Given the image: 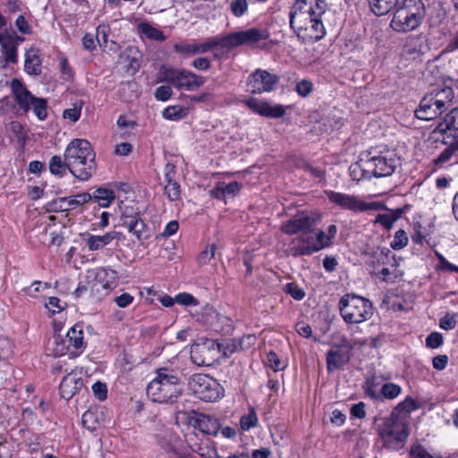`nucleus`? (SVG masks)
Returning <instances> with one entry per match:
<instances>
[{
	"label": "nucleus",
	"instance_id": "obj_23",
	"mask_svg": "<svg viewBox=\"0 0 458 458\" xmlns=\"http://www.w3.org/2000/svg\"><path fill=\"white\" fill-rule=\"evenodd\" d=\"M82 386V378L76 372L72 371L64 376L60 383L61 396L65 400H70Z\"/></svg>",
	"mask_w": 458,
	"mask_h": 458
},
{
	"label": "nucleus",
	"instance_id": "obj_51",
	"mask_svg": "<svg viewBox=\"0 0 458 458\" xmlns=\"http://www.w3.org/2000/svg\"><path fill=\"white\" fill-rule=\"evenodd\" d=\"M230 9L236 17L242 16L248 9L246 0H233L230 4Z\"/></svg>",
	"mask_w": 458,
	"mask_h": 458
},
{
	"label": "nucleus",
	"instance_id": "obj_33",
	"mask_svg": "<svg viewBox=\"0 0 458 458\" xmlns=\"http://www.w3.org/2000/svg\"><path fill=\"white\" fill-rule=\"evenodd\" d=\"M402 214L403 210L400 208L389 210L387 213L377 215L375 223L380 224L386 230H390L394 223L401 217Z\"/></svg>",
	"mask_w": 458,
	"mask_h": 458
},
{
	"label": "nucleus",
	"instance_id": "obj_42",
	"mask_svg": "<svg viewBox=\"0 0 458 458\" xmlns=\"http://www.w3.org/2000/svg\"><path fill=\"white\" fill-rule=\"evenodd\" d=\"M84 105V102L82 100H77L72 104V108L65 109L63 112V117L64 119H68L73 123L77 122L81 114V109Z\"/></svg>",
	"mask_w": 458,
	"mask_h": 458
},
{
	"label": "nucleus",
	"instance_id": "obj_3",
	"mask_svg": "<svg viewBox=\"0 0 458 458\" xmlns=\"http://www.w3.org/2000/svg\"><path fill=\"white\" fill-rule=\"evenodd\" d=\"M64 156L70 165V173L80 181H88L95 173L96 154L87 140H72L67 145Z\"/></svg>",
	"mask_w": 458,
	"mask_h": 458
},
{
	"label": "nucleus",
	"instance_id": "obj_32",
	"mask_svg": "<svg viewBox=\"0 0 458 458\" xmlns=\"http://www.w3.org/2000/svg\"><path fill=\"white\" fill-rule=\"evenodd\" d=\"M24 68L29 74L38 75L41 72V60L35 50L26 53Z\"/></svg>",
	"mask_w": 458,
	"mask_h": 458
},
{
	"label": "nucleus",
	"instance_id": "obj_24",
	"mask_svg": "<svg viewBox=\"0 0 458 458\" xmlns=\"http://www.w3.org/2000/svg\"><path fill=\"white\" fill-rule=\"evenodd\" d=\"M91 199L92 197L90 193L82 192L73 196L55 199L53 201V206L55 210L60 209L62 211H66L82 206Z\"/></svg>",
	"mask_w": 458,
	"mask_h": 458
},
{
	"label": "nucleus",
	"instance_id": "obj_9",
	"mask_svg": "<svg viewBox=\"0 0 458 458\" xmlns=\"http://www.w3.org/2000/svg\"><path fill=\"white\" fill-rule=\"evenodd\" d=\"M378 434L383 445L388 449H401L408 436V420L404 417L391 413L390 417L379 427Z\"/></svg>",
	"mask_w": 458,
	"mask_h": 458
},
{
	"label": "nucleus",
	"instance_id": "obj_16",
	"mask_svg": "<svg viewBox=\"0 0 458 458\" xmlns=\"http://www.w3.org/2000/svg\"><path fill=\"white\" fill-rule=\"evenodd\" d=\"M319 216L315 215L301 213L284 221L281 225V231L289 235L303 233L315 227Z\"/></svg>",
	"mask_w": 458,
	"mask_h": 458
},
{
	"label": "nucleus",
	"instance_id": "obj_10",
	"mask_svg": "<svg viewBox=\"0 0 458 458\" xmlns=\"http://www.w3.org/2000/svg\"><path fill=\"white\" fill-rule=\"evenodd\" d=\"M158 82H168L177 89L195 90L201 87L205 79L185 69L162 65L157 73Z\"/></svg>",
	"mask_w": 458,
	"mask_h": 458
},
{
	"label": "nucleus",
	"instance_id": "obj_43",
	"mask_svg": "<svg viewBox=\"0 0 458 458\" xmlns=\"http://www.w3.org/2000/svg\"><path fill=\"white\" fill-rule=\"evenodd\" d=\"M408 244V236L404 230L399 229L395 232L394 240L391 242L390 246L394 250H400Z\"/></svg>",
	"mask_w": 458,
	"mask_h": 458
},
{
	"label": "nucleus",
	"instance_id": "obj_60",
	"mask_svg": "<svg viewBox=\"0 0 458 458\" xmlns=\"http://www.w3.org/2000/svg\"><path fill=\"white\" fill-rule=\"evenodd\" d=\"M92 391L94 395L100 401H104L107 396V388L106 384L101 382H96L92 386Z\"/></svg>",
	"mask_w": 458,
	"mask_h": 458
},
{
	"label": "nucleus",
	"instance_id": "obj_63",
	"mask_svg": "<svg viewBox=\"0 0 458 458\" xmlns=\"http://www.w3.org/2000/svg\"><path fill=\"white\" fill-rule=\"evenodd\" d=\"M192 67L199 71H207L210 68V61L207 57H198L191 63Z\"/></svg>",
	"mask_w": 458,
	"mask_h": 458
},
{
	"label": "nucleus",
	"instance_id": "obj_37",
	"mask_svg": "<svg viewBox=\"0 0 458 458\" xmlns=\"http://www.w3.org/2000/svg\"><path fill=\"white\" fill-rule=\"evenodd\" d=\"M186 110L181 106H170L162 112L163 117L170 121H178L186 116Z\"/></svg>",
	"mask_w": 458,
	"mask_h": 458
},
{
	"label": "nucleus",
	"instance_id": "obj_54",
	"mask_svg": "<svg viewBox=\"0 0 458 458\" xmlns=\"http://www.w3.org/2000/svg\"><path fill=\"white\" fill-rule=\"evenodd\" d=\"M172 94H173L172 89L168 85L159 86L158 88L156 89L155 93H154L155 98L160 101L168 100L171 98Z\"/></svg>",
	"mask_w": 458,
	"mask_h": 458
},
{
	"label": "nucleus",
	"instance_id": "obj_39",
	"mask_svg": "<svg viewBox=\"0 0 458 458\" xmlns=\"http://www.w3.org/2000/svg\"><path fill=\"white\" fill-rule=\"evenodd\" d=\"M34 114L39 120H45L47 116V103L44 98H35L30 103Z\"/></svg>",
	"mask_w": 458,
	"mask_h": 458
},
{
	"label": "nucleus",
	"instance_id": "obj_12",
	"mask_svg": "<svg viewBox=\"0 0 458 458\" xmlns=\"http://www.w3.org/2000/svg\"><path fill=\"white\" fill-rule=\"evenodd\" d=\"M53 344V353L56 356L64 355L71 348L81 352L86 344L84 342V332L81 324H75L66 333L65 336L55 335Z\"/></svg>",
	"mask_w": 458,
	"mask_h": 458
},
{
	"label": "nucleus",
	"instance_id": "obj_35",
	"mask_svg": "<svg viewBox=\"0 0 458 458\" xmlns=\"http://www.w3.org/2000/svg\"><path fill=\"white\" fill-rule=\"evenodd\" d=\"M139 32L144 35L148 39L156 40V41H165L166 37L163 34L161 30L151 26L149 23L142 22L138 26Z\"/></svg>",
	"mask_w": 458,
	"mask_h": 458
},
{
	"label": "nucleus",
	"instance_id": "obj_25",
	"mask_svg": "<svg viewBox=\"0 0 458 458\" xmlns=\"http://www.w3.org/2000/svg\"><path fill=\"white\" fill-rule=\"evenodd\" d=\"M120 234L121 233L118 232H108L104 235H93L91 233H86L83 234V240L89 250L95 251L102 250Z\"/></svg>",
	"mask_w": 458,
	"mask_h": 458
},
{
	"label": "nucleus",
	"instance_id": "obj_45",
	"mask_svg": "<svg viewBox=\"0 0 458 458\" xmlns=\"http://www.w3.org/2000/svg\"><path fill=\"white\" fill-rule=\"evenodd\" d=\"M257 423L258 417L253 409H250L248 414L242 416L240 420L241 428L245 431L255 427Z\"/></svg>",
	"mask_w": 458,
	"mask_h": 458
},
{
	"label": "nucleus",
	"instance_id": "obj_44",
	"mask_svg": "<svg viewBox=\"0 0 458 458\" xmlns=\"http://www.w3.org/2000/svg\"><path fill=\"white\" fill-rule=\"evenodd\" d=\"M410 455L411 458H443L440 454L432 455L420 444H414L411 446Z\"/></svg>",
	"mask_w": 458,
	"mask_h": 458
},
{
	"label": "nucleus",
	"instance_id": "obj_19",
	"mask_svg": "<svg viewBox=\"0 0 458 458\" xmlns=\"http://www.w3.org/2000/svg\"><path fill=\"white\" fill-rule=\"evenodd\" d=\"M429 49L424 37L414 36L407 38L402 50V56L406 60L414 61Z\"/></svg>",
	"mask_w": 458,
	"mask_h": 458
},
{
	"label": "nucleus",
	"instance_id": "obj_28",
	"mask_svg": "<svg viewBox=\"0 0 458 458\" xmlns=\"http://www.w3.org/2000/svg\"><path fill=\"white\" fill-rule=\"evenodd\" d=\"M122 225L126 227L128 232L135 236L139 242L146 240L148 237L147 233L148 225L141 216L122 221Z\"/></svg>",
	"mask_w": 458,
	"mask_h": 458
},
{
	"label": "nucleus",
	"instance_id": "obj_1",
	"mask_svg": "<svg viewBox=\"0 0 458 458\" xmlns=\"http://www.w3.org/2000/svg\"><path fill=\"white\" fill-rule=\"evenodd\" d=\"M324 0H296L290 13V27L305 43L316 42L326 35L323 23Z\"/></svg>",
	"mask_w": 458,
	"mask_h": 458
},
{
	"label": "nucleus",
	"instance_id": "obj_36",
	"mask_svg": "<svg viewBox=\"0 0 458 458\" xmlns=\"http://www.w3.org/2000/svg\"><path fill=\"white\" fill-rule=\"evenodd\" d=\"M416 408L417 405L415 401L411 397H407L394 409L392 413L400 417H404L406 420H408V414Z\"/></svg>",
	"mask_w": 458,
	"mask_h": 458
},
{
	"label": "nucleus",
	"instance_id": "obj_15",
	"mask_svg": "<svg viewBox=\"0 0 458 458\" xmlns=\"http://www.w3.org/2000/svg\"><path fill=\"white\" fill-rule=\"evenodd\" d=\"M117 279V272L113 269L98 270L94 280L89 284L90 295L97 300L103 299L116 286Z\"/></svg>",
	"mask_w": 458,
	"mask_h": 458
},
{
	"label": "nucleus",
	"instance_id": "obj_18",
	"mask_svg": "<svg viewBox=\"0 0 458 458\" xmlns=\"http://www.w3.org/2000/svg\"><path fill=\"white\" fill-rule=\"evenodd\" d=\"M279 78L265 70L258 69L248 79V87L251 93L260 94L272 91L278 83Z\"/></svg>",
	"mask_w": 458,
	"mask_h": 458
},
{
	"label": "nucleus",
	"instance_id": "obj_4",
	"mask_svg": "<svg viewBox=\"0 0 458 458\" xmlns=\"http://www.w3.org/2000/svg\"><path fill=\"white\" fill-rule=\"evenodd\" d=\"M425 15L422 0H403L394 9L390 27L397 32H409L422 23Z\"/></svg>",
	"mask_w": 458,
	"mask_h": 458
},
{
	"label": "nucleus",
	"instance_id": "obj_40",
	"mask_svg": "<svg viewBox=\"0 0 458 458\" xmlns=\"http://www.w3.org/2000/svg\"><path fill=\"white\" fill-rule=\"evenodd\" d=\"M402 392L400 386L394 383H386L381 386L380 395L382 399H394Z\"/></svg>",
	"mask_w": 458,
	"mask_h": 458
},
{
	"label": "nucleus",
	"instance_id": "obj_62",
	"mask_svg": "<svg viewBox=\"0 0 458 458\" xmlns=\"http://www.w3.org/2000/svg\"><path fill=\"white\" fill-rule=\"evenodd\" d=\"M225 191V196L232 195L234 196L241 191L242 185L238 182H231L227 184L224 182H220Z\"/></svg>",
	"mask_w": 458,
	"mask_h": 458
},
{
	"label": "nucleus",
	"instance_id": "obj_55",
	"mask_svg": "<svg viewBox=\"0 0 458 458\" xmlns=\"http://www.w3.org/2000/svg\"><path fill=\"white\" fill-rule=\"evenodd\" d=\"M312 89L313 84L311 83V81L308 80H302L296 85L297 93L303 98L309 96L311 93Z\"/></svg>",
	"mask_w": 458,
	"mask_h": 458
},
{
	"label": "nucleus",
	"instance_id": "obj_61",
	"mask_svg": "<svg viewBox=\"0 0 458 458\" xmlns=\"http://www.w3.org/2000/svg\"><path fill=\"white\" fill-rule=\"evenodd\" d=\"M222 345L214 340H208L201 346H198V352L200 353H204L207 351H216L217 353L221 351Z\"/></svg>",
	"mask_w": 458,
	"mask_h": 458
},
{
	"label": "nucleus",
	"instance_id": "obj_34",
	"mask_svg": "<svg viewBox=\"0 0 458 458\" xmlns=\"http://www.w3.org/2000/svg\"><path fill=\"white\" fill-rule=\"evenodd\" d=\"M91 197L100 207L108 208L114 200L115 195L112 190L100 187L94 191Z\"/></svg>",
	"mask_w": 458,
	"mask_h": 458
},
{
	"label": "nucleus",
	"instance_id": "obj_57",
	"mask_svg": "<svg viewBox=\"0 0 458 458\" xmlns=\"http://www.w3.org/2000/svg\"><path fill=\"white\" fill-rule=\"evenodd\" d=\"M286 293H289L294 300L301 301L305 297L304 291L295 284H287Z\"/></svg>",
	"mask_w": 458,
	"mask_h": 458
},
{
	"label": "nucleus",
	"instance_id": "obj_14",
	"mask_svg": "<svg viewBox=\"0 0 458 458\" xmlns=\"http://www.w3.org/2000/svg\"><path fill=\"white\" fill-rule=\"evenodd\" d=\"M268 36L267 30L259 28L230 33L222 37L223 48L231 49L242 45H254L260 40L267 39Z\"/></svg>",
	"mask_w": 458,
	"mask_h": 458
},
{
	"label": "nucleus",
	"instance_id": "obj_6",
	"mask_svg": "<svg viewBox=\"0 0 458 458\" xmlns=\"http://www.w3.org/2000/svg\"><path fill=\"white\" fill-rule=\"evenodd\" d=\"M371 154L370 152L366 155V157L360 158L353 171L360 168L366 178L387 177L392 175L400 165L399 158L394 151L386 150L375 156H371Z\"/></svg>",
	"mask_w": 458,
	"mask_h": 458
},
{
	"label": "nucleus",
	"instance_id": "obj_58",
	"mask_svg": "<svg viewBox=\"0 0 458 458\" xmlns=\"http://www.w3.org/2000/svg\"><path fill=\"white\" fill-rule=\"evenodd\" d=\"M175 301L182 305L196 306L198 301L190 293H182L176 295Z\"/></svg>",
	"mask_w": 458,
	"mask_h": 458
},
{
	"label": "nucleus",
	"instance_id": "obj_56",
	"mask_svg": "<svg viewBox=\"0 0 458 458\" xmlns=\"http://www.w3.org/2000/svg\"><path fill=\"white\" fill-rule=\"evenodd\" d=\"M15 26L21 34L30 35L32 33L31 26L23 15H19L17 17Z\"/></svg>",
	"mask_w": 458,
	"mask_h": 458
},
{
	"label": "nucleus",
	"instance_id": "obj_52",
	"mask_svg": "<svg viewBox=\"0 0 458 458\" xmlns=\"http://www.w3.org/2000/svg\"><path fill=\"white\" fill-rule=\"evenodd\" d=\"M216 247L215 244H211L205 250H203L199 258L198 262L199 265H205L214 259L216 254Z\"/></svg>",
	"mask_w": 458,
	"mask_h": 458
},
{
	"label": "nucleus",
	"instance_id": "obj_20",
	"mask_svg": "<svg viewBox=\"0 0 458 458\" xmlns=\"http://www.w3.org/2000/svg\"><path fill=\"white\" fill-rule=\"evenodd\" d=\"M436 130L441 132L445 140L452 139L458 142V107L453 108Z\"/></svg>",
	"mask_w": 458,
	"mask_h": 458
},
{
	"label": "nucleus",
	"instance_id": "obj_48",
	"mask_svg": "<svg viewBox=\"0 0 458 458\" xmlns=\"http://www.w3.org/2000/svg\"><path fill=\"white\" fill-rule=\"evenodd\" d=\"M165 193L170 200H176L180 197V185L176 181L166 182L165 185Z\"/></svg>",
	"mask_w": 458,
	"mask_h": 458
},
{
	"label": "nucleus",
	"instance_id": "obj_47",
	"mask_svg": "<svg viewBox=\"0 0 458 458\" xmlns=\"http://www.w3.org/2000/svg\"><path fill=\"white\" fill-rule=\"evenodd\" d=\"M202 438V435L199 433L197 429H194L191 432H189L185 436L186 443L188 446L192 450H199V445L201 444L200 439Z\"/></svg>",
	"mask_w": 458,
	"mask_h": 458
},
{
	"label": "nucleus",
	"instance_id": "obj_21",
	"mask_svg": "<svg viewBox=\"0 0 458 458\" xmlns=\"http://www.w3.org/2000/svg\"><path fill=\"white\" fill-rule=\"evenodd\" d=\"M193 428L202 435V437H208V436L216 437L220 430L221 425L215 417L198 414L194 420Z\"/></svg>",
	"mask_w": 458,
	"mask_h": 458
},
{
	"label": "nucleus",
	"instance_id": "obj_49",
	"mask_svg": "<svg viewBox=\"0 0 458 458\" xmlns=\"http://www.w3.org/2000/svg\"><path fill=\"white\" fill-rule=\"evenodd\" d=\"M414 234L411 236V240L413 242L417 244H422L425 241H427L429 233L427 232L425 228L420 223L414 224Z\"/></svg>",
	"mask_w": 458,
	"mask_h": 458
},
{
	"label": "nucleus",
	"instance_id": "obj_7",
	"mask_svg": "<svg viewBox=\"0 0 458 458\" xmlns=\"http://www.w3.org/2000/svg\"><path fill=\"white\" fill-rule=\"evenodd\" d=\"M327 247H329V241L326 233L321 229L311 228L310 231L301 233L292 239L286 250L287 255L294 258L310 256Z\"/></svg>",
	"mask_w": 458,
	"mask_h": 458
},
{
	"label": "nucleus",
	"instance_id": "obj_46",
	"mask_svg": "<svg viewBox=\"0 0 458 458\" xmlns=\"http://www.w3.org/2000/svg\"><path fill=\"white\" fill-rule=\"evenodd\" d=\"M202 438V435L199 433L197 429H194L191 432H189L185 436L186 443L188 446L192 450H199V445L201 444L200 439Z\"/></svg>",
	"mask_w": 458,
	"mask_h": 458
},
{
	"label": "nucleus",
	"instance_id": "obj_50",
	"mask_svg": "<svg viewBox=\"0 0 458 458\" xmlns=\"http://www.w3.org/2000/svg\"><path fill=\"white\" fill-rule=\"evenodd\" d=\"M457 316L455 314L446 313L439 322V326L444 330H452L457 325Z\"/></svg>",
	"mask_w": 458,
	"mask_h": 458
},
{
	"label": "nucleus",
	"instance_id": "obj_41",
	"mask_svg": "<svg viewBox=\"0 0 458 458\" xmlns=\"http://www.w3.org/2000/svg\"><path fill=\"white\" fill-rule=\"evenodd\" d=\"M140 216H141V212L136 203L131 202V204L121 207V222Z\"/></svg>",
	"mask_w": 458,
	"mask_h": 458
},
{
	"label": "nucleus",
	"instance_id": "obj_26",
	"mask_svg": "<svg viewBox=\"0 0 458 458\" xmlns=\"http://www.w3.org/2000/svg\"><path fill=\"white\" fill-rule=\"evenodd\" d=\"M351 348H338L330 350L327 353V366L328 371L335 370L346 364L351 358Z\"/></svg>",
	"mask_w": 458,
	"mask_h": 458
},
{
	"label": "nucleus",
	"instance_id": "obj_29",
	"mask_svg": "<svg viewBox=\"0 0 458 458\" xmlns=\"http://www.w3.org/2000/svg\"><path fill=\"white\" fill-rule=\"evenodd\" d=\"M370 10L377 16H383L394 10L399 0H368Z\"/></svg>",
	"mask_w": 458,
	"mask_h": 458
},
{
	"label": "nucleus",
	"instance_id": "obj_59",
	"mask_svg": "<svg viewBox=\"0 0 458 458\" xmlns=\"http://www.w3.org/2000/svg\"><path fill=\"white\" fill-rule=\"evenodd\" d=\"M267 365L275 371L283 370L284 366L282 365V361L274 352H270L267 354Z\"/></svg>",
	"mask_w": 458,
	"mask_h": 458
},
{
	"label": "nucleus",
	"instance_id": "obj_53",
	"mask_svg": "<svg viewBox=\"0 0 458 458\" xmlns=\"http://www.w3.org/2000/svg\"><path fill=\"white\" fill-rule=\"evenodd\" d=\"M443 344V336L438 332L430 333L426 338V345L429 348L436 349Z\"/></svg>",
	"mask_w": 458,
	"mask_h": 458
},
{
	"label": "nucleus",
	"instance_id": "obj_27",
	"mask_svg": "<svg viewBox=\"0 0 458 458\" xmlns=\"http://www.w3.org/2000/svg\"><path fill=\"white\" fill-rule=\"evenodd\" d=\"M13 93L20 107L25 111L30 108V103L35 97L16 79L11 83Z\"/></svg>",
	"mask_w": 458,
	"mask_h": 458
},
{
	"label": "nucleus",
	"instance_id": "obj_2",
	"mask_svg": "<svg viewBox=\"0 0 458 458\" xmlns=\"http://www.w3.org/2000/svg\"><path fill=\"white\" fill-rule=\"evenodd\" d=\"M182 371L177 368L161 367L147 386V395L155 403H173L182 393Z\"/></svg>",
	"mask_w": 458,
	"mask_h": 458
},
{
	"label": "nucleus",
	"instance_id": "obj_11",
	"mask_svg": "<svg viewBox=\"0 0 458 458\" xmlns=\"http://www.w3.org/2000/svg\"><path fill=\"white\" fill-rule=\"evenodd\" d=\"M188 386L197 398L205 402H216L223 395L221 385L206 374L191 376Z\"/></svg>",
	"mask_w": 458,
	"mask_h": 458
},
{
	"label": "nucleus",
	"instance_id": "obj_38",
	"mask_svg": "<svg viewBox=\"0 0 458 458\" xmlns=\"http://www.w3.org/2000/svg\"><path fill=\"white\" fill-rule=\"evenodd\" d=\"M200 441L199 450H192V452L199 454L203 458H217V452L210 445L209 438L202 437Z\"/></svg>",
	"mask_w": 458,
	"mask_h": 458
},
{
	"label": "nucleus",
	"instance_id": "obj_8",
	"mask_svg": "<svg viewBox=\"0 0 458 458\" xmlns=\"http://www.w3.org/2000/svg\"><path fill=\"white\" fill-rule=\"evenodd\" d=\"M338 306L343 319L348 324L362 323L373 315L372 302L354 293L344 294Z\"/></svg>",
	"mask_w": 458,
	"mask_h": 458
},
{
	"label": "nucleus",
	"instance_id": "obj_64",
	"mask_svg": "<svg viewBox=\"0 0 458 458\" xmlns=\"http://www.w3.org/2000/svg\"><path fill=\"white\" fill-rule=\"evenodd\" d=\"M134 298L128 293H124L121 294L120 296H117L114 299V301L117 304V306L121 308H125L129 306L132 301Z\"/></svg>",
	"mask_w": 458,
	"mask_h": 458
},
{
	"label": "nucleus",
	"instance_id": "obj_30",
	"mask_svg": "<svg viewBox=\"0 0 458 458\" xmlns=\"http://www.w3.org/2000/svg\"><path fill=\"white\" fill-rule=\"evenodd\" d=\"M48 167L50 173L58 177H64L67 170L70 172V165H68V161L65 160L64 156V159L60 156H53L49 160Z\"/></svg>",
	"mask_w": 458,
	"mask_h": 458
},
{
	"label": "nucleus",
	"instance_id": "obj_17",
	"mask_svg": "<svg viewBox=\"0 0 458 458\" xmlns=\"http://www.w3.org/2000/svg\"><path fill=\"white\" fill-rule=\"evenodd\" d=\"M216 47H223L222 37L208 38L202 44H199L195 39L182 41L174 44V48L177 53L194 55L209 52Z\"/></svg>",
	"mask_w": 458,
	"mask_h": 458
},
{
	"label": "nucleus",
	"instance_id": "obj_13",
	"mask_svg": "<svg viewBox=\"0 0 458 458\" xmlns=\"http://www.w3.org/2000/svg\"><path fill=\"white\" fill-rule=\"evenodd\" d=\"M329 201L335 206L354 213L378 210L383 208L379 202L368 203L360 199L355 195L328 191L326 192Z\"/></svg>",
	"mask_w": 458,
	"mask_h": 458
},
{
	"label": "nucleus",
	"instance_id": "obj_31",
	"mask_svg": "<svg viewBox=\"0 0 458 458\" xmlns=\"http://www.w3.org/2000/svg\"><path fill=\"white\" fill-rule=\"evenodd\" d=\"M17 47L18 42L13 36L10 37L2 46V53L4 55V61L5 64H15L17 63Z\"/></svg>",
	"mask_w": 458,
	"mask_h": 458
},
{
	"label": "nucleus",
	"instance_id": "obj_22",
	"mask_svg": "<svg viewBox=\"0 0 458 458\" xmlns=\"http://www.w3.org/2000/svg\"><path fill=\"white\" fill-rule=\"evenodd\" d=\"M246 105L252 111L267 117L279 118L284 116L285 114V109L283 106H271L267 102L259 101L256 98L249 99L246 102Z\"/></svg>",
	"mask_w": 458,
	"mask_h": 458
},
{
	"label": "nucleus",
	"instance_id": "obj_5",
	"mask_svg": "<svg viewBox=\"0 0 458 458\" xmlns=\"http://www.w3.org/2000/svg\"><path fill=\"white\" fill-rule=\"evenodd\" d=\"M454 98V90L450 87L435 89L422 98L415 115L425 121L436 119L452 106Z\"/></svg>",
	"mask_w": 458,
	"mask_h": 458
}]
</instances>
